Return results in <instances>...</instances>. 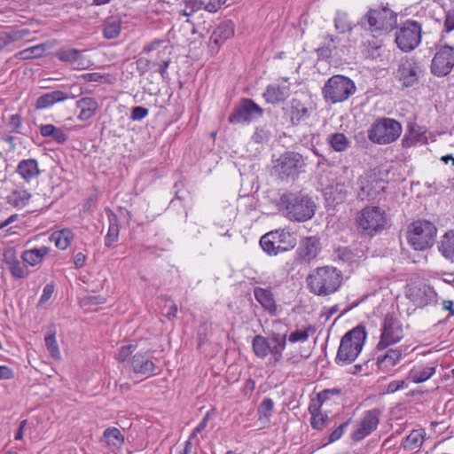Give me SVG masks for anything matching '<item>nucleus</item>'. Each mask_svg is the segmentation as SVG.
Here are the masks:
<instances>
[{
  "label": "nucleus",
  "instance_id": "12",
  "mask_svg": "<svg viewBox=\"0 0 454 454\" xmlns=\"http://www.w3.org/2000/svg\"><path fill=\"white\" fill-rule=\"evenodd\" d=\"M454 67V47L448 44L441 46L431 63V72L438 77L449 74Z\"/></svg>",
  "mask_w": 454,
  "mask_h": 454
},
{
  "label": "nucleus",
  "instance_id": "32",
  "mask_svg": "<svg viewBox=\"0 0 454 454\" xmlns=\"http://www.w3.org/2000/svg\"><path fill=\"white\" fill-rule=\"evenodd\" d=\"M121 18L118 15H114L106 18L103 24V35L106 39L117 38L121 31Z\"/></svg>",
  "mask_w": 454,
  "mask_h": 454
},
{
  "label": "nucleus",
  "instance_id": "26",
  "mask_svg": "<svg viewBox=\"0 0 454 454\" xmlns=\"http://www.w3.org/2000/svg\"><path fill=\"white\" fill-rule=\"evenodd\" d=\"M81 53L82 51L76 49H62L56 56L60 61L70 64L74 69L82 70L85 69L86 66Z\"/></svg>",
  "mask_w": 454,
  "mask_h": 454
},
{
  "label": "nucleus",
  "instance_id": "35",
  "mask_svg": "<svg viewBox=\"0 0 454 454\" xmlns=\"http://www.w3.org/2000/svg\"><path fill=\"white\" fill-rule=\"evenodd\" d=\"M108 219L109 227L107 234L105 238V245L107 247H113L119 239L120 228L117 215L114 214L112 211H109Z\"/></svg>",
  "mask_w": 454,
  "mask_h": 454
},
{
  "label": "nucleus",
  "instance_id": "55",
  "mask_svg": "<svg viewBox=\"0 0 454 454\" xmlns=\"http://www.w3.org/2000/svg\"><path fill=\"white\" fill-rule=\"evenodd\" d=\"M342 391L340 388H326L317 394V400L321 403H325L330 400L333 396H340Z\"/></svg>",
  "mask_w": 454,
  "mask_h": 454
},
{
  "label": "nucleus",
  "instance_id": "7",
  "mask_svg": "<svg viewBox=\"0 0 454 454\" xmlns=\"http://www.w3.org/2000/svg\"><path fill=\"white\" fill-rule=\"evenodd\" d=\"M421 31L422 27L419 21L407 20L395 32L397 47L404 52L413 51L421 42Z\"/></svg>",
  "mask_w": 454,
  "mask_h": 454
},
{
  "label": "nucleus",
  "instance_id": "58",
  "mask_svg": "<svg viewBox=\"0 0 454 454\" xmlns=\"http://www.w3.org/2000/svg\"><path fill=\"white\" fill-rule=\"evenodd\" d=\"M106 302V298L103 295H88L82 300V305H98Z\"/></svg>",
  "mask_w": 454,
  "mask_h": 454
},
{
  "label": "nucleus",
  "instance_id": "59",
  "mask_svg": "<svg viewBox=\"0 0 454 454\" xmlns=\"http://www.w3.org/2000/svg\"><path fill=\"white\" fill-rule=\"evenodd\" d=\"M136 66L139 75L143 76L150 69L151 61L146 58L140 57L137 59Z\"/></svg>",
  "mask_w": 454,
  "mask_h": 454
},
{
  "label": "nucleus",
  "instance_id": "21",
  "mask_svg": "<svg viewBox=\"0 0 454 454\" xmlns=\"http://www.w3.org/2000/svg\"><path fill=\"white\" fill-rule=\"evenodd\" d=\"M378 290L375 288L362 290L353 289L347 294V301H350L349 305L344 309L342 314L348 313L353 309L358 307L360 304L368 301L371 298L374 297Z\"/></svg>",
  "mask_w": 454,
  "mask_h": 454
},
{
  "label": "nucleus",
  "instance_id": "24",
  "mask_svg": "<svg viewBox=\"0 0 454 454\" xmlns=\"http://www.w3.org/2000/svg\"><path fill=\"white\" fill-rule=\"evenodd\" d=\"M234 35V24L231 20L221 22L213 31L209 43L219 46Z\"/></svg>",
  "mask_w": 454,
  "mask_h": 454
},
{
  "label": "nucleus",
  "instance_id": "60",
  "mask_svg": "<svg viewBox=\"0 0 454 454\" xmlns=\"http://www.w3.org/2000/svg\"><path fill=\"white\" fill-rule=\"evenodd\" d=\"M336 256L339 260L349 262L353 260L354 254L348 247H339L335 250Z\"/></svg>",
  "mask_w": 454,
  "mask_h": 454
},
{
  "label": "nucleus",
  "instance_id": "14",
  "mask_svg": "<svg viewBox=\"0 0 454 454\" xmlns=\"http://www.w3.org/2000/svg\"><path fill=\"white\" fill-rule=\"evenodd\" d=\"M358 184L359 192L357 196L361 200H376L386 189V183L382 179L372 175L360 177Z\"/></svg>",
  "mask_w": 454,
  "mask_h": 454
},
{
  "label": "nucleus",
  "instance_id": "38",
  "mask_svg": "<svg viewBox=\"0 0 454 454\" xmlns=\"http://www.w3.org/2000/svg\"><path fill=\"white\" fill-rule=\"evenodd\" d=\"M31 199V193L27 190L16 189L7 197V202L14 207L22 208L26 207Z\"/></svg>",
  "mask_w": 454,
  "mask_h": 454
},
{
  "label": "nucleus",
  "instance_id": "18",
  "mask_svg": "<svg viewBox=\"0 0 454 454\" xmlns=\"http://www.w3.org/2000/svg\"><path fill=\"white\" fill-rule=\"evenodd\" d=\"M321 251L320 239L316 236L305 237L301 239L296 250L297 259L301 262H310Z\"/></svg>",
  "mask_w": 454,
  "mask_h": 454
},
{
  "label": "nucleus",
  "instance_id": "48",
  "mask_svg": "<svg viewBox=\"0 0 454 454\" xmlns=\"http://www.w3.org/2000/svg\"><path fill=\"white\" fill-rule=\"evenodd\" d=\"M44 342H45V346H46L48 351L50 352L51 356L55 359L59 358L60 351H59V345H58V342L56 340L55 332L46 335L44 338Z\"/></svg>",
  "mask_w": 454,
  "mask_h": 454
},
{
  "label": "nucleus",
  "instance_id": "6",
  "mask_svg": "<svg viewBox=\"0 0 454 454\" xmlns=\"http://www.w3.org/2000/svg\"><path fill=\"white\" fill-rule=\"evenodd\" d=\"M402 133L400 122L390 118H382L375 121L368 130V138L379 145L395 142Z\"/></svg>",
  "mask_w": 454,
  "mask_h": 454
},
{
  "label": "nucleus",
  "instance_id": "33",
  "mask_svg": "<svg viewBox=\"0 0 454 454\" xmlns=\"http://www.w3.org/2000/svg\"><path fill=\"white\" fill-rule=\"evenodd\" d=\"M67 98H69V96L66 92L62 90H54L41 95L36 99L35 106L37 109H43L51 106L55 103L62 102Z\"/></svg>",
  "mask_w": 454,
  "mask_h": 454
},
{
  "label": "nucleus",
  "instance_id": "63",
  "mask_svg": "<svg viewBox=\"0 0 454 454\" xmlns=\"http://www.w3.org/2000/svg\"><path fill=\"white\" fill-rule=\"evenodd\" d=\"M148 109L144 106H135L131 110L130 118L133 121H140L148 115Z\"/></svg>",
  "mask_w": 454,
  "mask_h": 454
},
{
  "label": "nucleus",
  "instance_id": "28",
  "mask_svg": "<svg viewBox=\"0 0 454 454\" xmlns=\"http://www.w3.org/2000/svg\"><path fill=\"white\" fill-rule=\"evenodd\" d=\"M310 116L309 107L297 98L291 101L290 119L293 125L297 126L308 120Z\"/></svg>",
  "mask_w": 454,
  "mask_h": 454
},
{
  "label": "nucleus",
  "instance_id": "46",
  "mask_svg": "<svg viewBox=\"0 0 454 454\" xmlns=\"http://www.w3.org/2000/svg\"><path fill=\"white\" fill-rule=\"evenodd\" d=\"M335 29L343 34L352 30V25L348 19V15L345 12H338L334 19Z\"/></svg>",
  "mask_w": 454,
  "mask_h": 454
},
{
  "label": "nucleus",
  "instance_id": "5",
  "mask_svg": "<svg viewBox=\"0 0 454 454\" xmlns=\"http://www.w3.org/2000/svg\"><path fill=\"white\" fill-rule=\"evenodd\" d=\"M437 229L434 223L426 220L416 221L409 226L408 243L415 249L423 251L431 247L435 240Z\"/></svg>",
  "mask_w": 454,
  "mask_h": 454
},
{
  "label": "nucleus",
  "instance_id": "23",
  "mask_svg": "<svg viewBox=\"0 0 454 454\" xmlns=\"http://www.w3.org/2000/svg\"><path fill=\"white\" fill-rule=\"evenodd\" d=\"M348 189L344 183H333L324 190V196L329 205H336L344 201Z\"/></svg>",
  "mask_w": 454,
  "mask_h": 454
},
{
  "label": "nucleus",
  "instance_id": "56",
  "mask_svg": "<svg viewBox=\"0 0 454 454\" xmlns=\"http://www.w3.org/2000/svg\"><path fill=\"white\" fill-rule=\"evenodd\" d=\"M18 260L17 253L14 247H8L3 252V262L9 267L11 264H13L14 262Z\"/></svg>",
  "mask_w": 454,
  "mask_h": 454
},
{
  "label": "nucleus",
  "instance_id": "57",
  "mask_svg": "<svg viewBox=\"0 0 454 454\" xmlns=\"http://www.w3.org/2000/svg\"><path fill=\"white\" fill-rule=\"evenodd\" d=\"M8 126L11 128L12 132L20 133L22 127V117L19 114L10 116Z\"/></svg>",
  "mask_w": 454,
  "mask_h": 454
},
{
  "label": "nucleus",
  "instance_id": "43",
  "mask_svg": "<svg viewBox=\"0 0 454 454\" xmlns=\"http://www.w3.org/2000/svg\"><path fill=\"white\" fill-rule=\"evenodd\" d=\"M276 245L277 244L273 239V236H271L270 232L264 234L260 239L261 247L269 254L277 255L282 252L279 247H277L278 246Z\"/></svg>",
  "mask_w": 454,
  "mask_h": 454
},
{
  "label": "nucleus",
  "instance_id": "2",
  "mask_svg": "<svg viewBox=\"0 0 454 454\" xmlns=\"http://www.w3.org/2000/svg\"><path fill=\"white\" fill-rule=\"evenodd\" d=\"M397 16L398 13L391 10L388 4H380L370 8L362 18L361 23L367 26L366 30L373 35H382L397 28Z\"/></svg>",
  "mask_w": 454,
  "mask_h": 454
},
{
  "label": "nucleus",
  "instance_id": "22",
  "mask_svg": "<svg viewBox=\"0 0 454 454\" xmlns=\"http://www.w3.org/2000/svg\"><path fill=\"white\" fill-rule=\"evenodd\" d=\"M254 294L256 301L261 304L264 310L271 316L277 315V304L273 293L270 288L255 287Z\"/></svg>",
  "mask_w": 454,
  "mask_h": 454
},
{
  "label": "nucleus",
  "instance_id": "37",
  "mask_svg": "<svg viewBox=\"0 0 454 454\" xmlns=\"http://www.w3.org/2000/svg\"><path fill=\"white\" fill-rule=\"evenodd\" d=\"M252 348L254 355L261 359L265 358L270 352L269 339L260 334L253 338Z\"/></svg>",
  "mask_w": 454,
  "mask_h": 454
},
{
  "label": "nucleus",
  "instance_id": "4",
  "mask_svg": "<svg viewBox=\"0 0 454 454\" xmlns=\"http://www.w3.org/2000/svg\"><path fill=\"white\" fill-rule=\"evenodd\" d=\"M356 91L353 80L342 74L330 77L322 88V96L326 103L338 104L348 100Z\"/></svg>",
  "mask_w": 454,
  "mask_h": 454
},
{
  "label": "nucleus",
  "instance_id": "45",
  "mask_svg": "<svg viewBox=\"0 0 454 454\" xmlns=\"http://www.w3.org/2000/svg\"><path fill=\"white\" fill-rule=\"evenodd\" d=\"M43 51L44 49L42 45H35L17 52L15 58L22 60L39 58L43 55Z\"/></svg>",
  "mask_w": 454,
  "mask_h": 454
},
{
  "label": "nucleus",
  "instance_id": "50",
  "mask_svg": "<svg viewBox=\"0 0 454 454\" xmlns=\"http://www.w3.org/2000/svg\"><path fill=\"white\" fill-rule=\"evenodd\" d=\"M340 286H308L309 292L318 295L325 296L338 291Z\"/></svg>",
  "mask_w": 454,
  "mask_h": 454
},
{
  "label": "nucleus",
  "instance_id": "53",
  "mask_svg": "<svg viewBox=\"0 0 454 454\" xmlns=\"http://www.w3.org/2000/svg\"><path fill=\"white\" fill-rule=\"evenodd\" d=\"M109 74H102L99 73H85L81 75V78L85 82H96L100 83L110 82Z\"/></svg>",
  "mask_w": 454,
  "mask_h": 454
},
{
  "label": "nucleus",
  "instance_id": "8",
  "mask_svg": "<svg viewBox=\"0 0 454 454\" xmlns=\"http://www.w3.org/2000/svg\"><path fill=\"white\" fill-rule=\"evenodd\" d=\"M380 339L376 348L384 350L399 342L403 337V325L394 313H387L380 327Z\"/></svg>",
  "mask_w": 454,
  "mask_h": 454
},
{
  "label": "nucleus",
  "instance_id": "40",
  "mask_svg": "<svg viewBox=\"0 0 454 454\" xmlns=\"http://www.w3.org/2000/svg\"><path fill=\"white\" fill-rule=\"evenodd\" d=\"M104 441L111 446L121 447L124 443V435L117 427H107L103 433Z\"/></svg>",
  "mask_w": 454,
  "mask_h": 454
},
{
  "label": "nucleus",
  "instance_id": "13",
  "mask_svg": "<svg viewBox=\"0 0 454 454\" xmlns=\"http://www.w3.org/2000/svg\"><path fill=\"white\" fill-rule=\"evenodd\" d=\"M422 72L419 63L413 57H404L401 59L395 73V77L402 82L403 87L409 88L419 82Z\"/></svg>",
  "mask_w": 454,
  "mask_h": 454
},
{
  "label": "nucleus",
  "instance_id": "10",
  "mask_svg": "<svg viewBox=\"0 0 454 454\" xmlns=\"http://www.w3.org/2000/svg\"><path fill=\"white\" fill-rule=\"evenodd\" d=\"M356 221L358 229L370 236L381 231L386 224L385 213L379 207L364 208Z\"/></svg>",
  "mask_w": 454,
  "mask_h": 454
},
{
  "label": "nucleus",
  "instance_id": "61",
  "mask_svg": "<svg viewBox=\"0 0 454 454\" xmlns=\"http://www.w3.org/2000/svg\"><path fill=\"white\" fill-rule=\"evenodd\" d=\"M408 386L409 383L406 380H394L387 385V391L389 394H393L400 389L407 388Z\"/></svg>",
  "mask_w": 454,
  "mask_h": 454
},
{
  "label": "nucleus",
  "instance_id": "39",
  "mask_svg": "<svg viewBox=\"0 0 454 454\" xmlns=\"http://www.w3.org/2000/svg\"><path fill=\"white\" fill-rule=\"evenodd\" d=\"M274 405L271 398H264L257 408L258 420L269 423L274 412Z\"/></svg>",
  "mask_w": 454,
  "mask_h": 454
},
{
  "label": "nucleus",
  "instance_id": "29",
  "mask_svg": "<svg viewBox=\"0 0 454 454\" xmlns=\"http://www.w3.org/2000/svg\"><path fill=\"white\" fill-rule=\"evenodd\" d=\"M289 89L287 86H280L278 84H270L267 87L263 93L266 102L270 104H278L283 102L288 97Z\"/></svg>",
  "mask_w": 454,
  "mask_h": 454
},
{
  "label": "nucleus",
  "instance_id": "11",
  "mask_svg": "<svg viewBox=\"0 0 454 454\" xmlns=\"http://www.w3.org/2000/svg\"><path fill=\"white\" fill-rule=\"evenodd\" d=\"M263 114L262 108L250 98H243L235 106L228 121L230 123L250 122L261 117Z\"/></svg>",
  "mask_w": 454,
  "mask_h": 454
},
{
  "label": "nucleus",
  "instance_id": "36",
  "mask_svg": "<svg viewBox=\"0 0 454 454\" xmlns=\"http://www.w3.org/2000/svg\"><path fill=\"white\" fill-rule=\"evenodd\" d=\"M435 366L433 364L419 366L411 371L410 379L414 383H422L435 373Z\"/></svg>",
  "mask_w": 454,
  "mask_h": 454
},
{
  "label": "nucleus",
  "instance_id": "44",
  "mask_svg": "<svg viewBox=\"0 0 454 454\" xmlns=\"http://www.w3.org/2000/svg\"><path fill=\"white\" fill-rule=\"evenodd\" d=\"M184 5V9L180 11L183 16L190 17L194 12L203 9L204 1L202 0H183L181 5Z\"/></svg>",
  "mask_w": 454,
  "mask_h": 454
},
{
  "label": "nucleus",
  "instance_id": "31",
  "mask_svg": "<svg viewBox=\"0 0 454 454\" xmlns=\"http://www.w3.org/2000/svg\"><path fill=\"white\" fill-rule=\"evenodd\" d=\"M76 106L81 110L78 119L81 121H87L94 116L97 109L98 108V104L95 98L85 97L76 102Z\"/></svg>",
  "mask_w": 454,
  "mask_h": 454
},
{
  "label": "nucleus",
  "instance_id": "16",
  "mask_svg": "<svg viewBox=\"0 0 454 454\" xmlns=\"http://www.w3.org/2000/svg\"><path fill=\"white\" fill-rule=\"evenodd\" d=\"M380 411L378 409L366 411L356 429L351 434V439L359 442L371 434L380 423Z\"/></svg>",
  "mask_w": 454,
  "mask_h": 454
},
{
  "label": "nucleus",
  "instance_id": "49",
  "mask_svg": "<svg viewBox=\"0 0 454 454\" xmlns=\"http://www.w3.org/2000/svg\"><path fill=\"white\" fill-rule=\"evenodd\" d=\"M329 424V417L326 414H314L310 418V426L312 428L321 431Z\"/></svg>",
  "mask_w": 454,
  "mask_h": 454
},
{
  "label": "nucleus",
  "instance_id": "64",
  "mask_svg": "<svg viewBox=\"0 0 454 454\" xmlns=\"http://www.w3.org/2000/svg\"><path fill=\"white\" fill-rule=\"evenodd\" d=\"M308 338H309L308 330H304V331L296 330V331L291 333V334L288 337V340L290 342L294 343L297 341H305L308 340Z\"/></svg>",
  "mask_w": 454,
  "mask_h": 454
},
{
  "label": "nucleus",
  "instance_id": "42",
  "mask_svg": "<svg viewBox=\"0 0 454 454\" xmlns=\"http://www.w3.org/2000/svg\"><path fill=\"white\" fill-rule=\"evenodd\" d=\"M328 142L336 152H343L349 146V140L343 133H334L329 136Z\"/></svg>",
  "mask_w": 454,
  "mask_h": 454
},
{
  "label": "nucleus",
  "instance_id": "54",
  "mask_svg": "<svg viewBox=\"0 0 454 454\" xmlns=\"http://www.w3.org/2000/svg\"><path fill=\"white\" fill-rule=\"evenodd\" d=\"M270 132L264 128H256L252 140L256 144H264L270 140Z\"/></svg>",
  "mask_w": 454,
  "mask_h": 454
},
{
  "label": "nucleus",
  "instance_id": "47",
  "mask_svg": "<svg viewBox=\"0 0 454 454\" xmlns=\"http://www.w3.org/2000/svg\"><path fill=\"white\" fill-rule=\"evenodd\" d=\"M423 442V435L419 431L413 430L409 435L406 436L403 442L404 449L411 450L418 448Z\"/></svg>",
  "mask_w": 454,
  "mask_h": 454
},
{
  "label": "nucleus",
  "instance_id": "25",
  "mask_svg": "<svg viewBox=\"0 0 454 454\" xmlns=\"http://www.w3.org/2000/svg\"><path fill=\"white\" fill-rule=\"evenodd\" d=\"M273 239L282 252L293 249L297 244V239L294 232H290L286 229L274 230L270 231Z\"/></svg>",
  "mask_w": 454,
  "mask_h": 454
},
{
  "label": "nucleus",
  "instance_id": "30",
  "mask_svg": "<svg viewBox=\"0 0 454 454\" xmlns=\"http://www.w3.org/2000/svg\"><path fill=\"white\" fill-rule=\"evenodd\" d=\"M50 251V247L45 246L27 249L22 253L21 259L30 266H36L42 263L43 258L48 255Z\"/></svg>",
  "mask_w": 454,
  "mask_h": 454
},
{
  "label": "nucleus",
  "instance_id": "19",
  "mask_svg": "<svg viewBox=\"0 0 454 454\" xmlns=\"http://www.w3.org/2000/svg\"><path fill=\"white\" fill-rule=\"evenodd\" d=\"M340 271L334 267L325 266L317 268L307 278V284H340Z\"/></svg>",
  "mask_w": 454,
  "mask_h": 454
},
{
  "label": "nucleus",
  "instance_id": "34",
  "mask_svg": "<svg viewBox=\"0 0 454 454\" xmlns=\"http://www.w3.org/2000/svg\"><path fill=\"white\" fill-rule=\"evenodd\" d=\"M438 249L444 258L454 262V229L448 231L442 237Z\"/></svg>",
  "mask_w": 454,
  "mask_h": 454
},
{
  "label": "nucleus",
  "instance_id": "52",
  "mask_svg": "<svg viewBox=\"0 0 454 454\" xmlns=\"http://www.w3.org/2000/svg\"><path fill=\"white\" fill-rule=\"evenodd\" d=\"M11 274L17 278H25L27 273L28 270L27 266L22 265L21 262L17 260L13 262V264H11L9 267H7Z\"/></svg>",
  "mask_w": 454,
  "mask_h": 454
},
{
  "label": "nucleus",
  "instance_id": "9",
  "mask_svg": "<svg viewBox=\"0 0 454 454\" xmlns=\"http://www.w3.org/2000/svg\"><path fill=\"white\" fill-rule=\"evenodd\" d=\"M305 167L301 154L296 152H286L279 156L273 167L276 174L281 179L297 176Z\"/></svg>",
  "mask_w": 454,
  "mask_h": 454
},
{
  "label": "nucleus",
  "instance_id": "27",
  "mask_svg": "<svg viewBox=\"0 0 454 454\" xmlns=\"http://www.w3.org/2000/svg\"><path fill=\"white\" fill-rule=\"evenodd\" d=\"M16 172L28 183L40 174L38 162L35 159L22 160L19 162Z\"/></svg>",
  "mask_w": 454,
  "mask_h": 454
},
{
  "label": "nucleus",
  "instance_id": "17",
  "mask_svg": "<svg viewBox=\"0 0 454 454\" xmlns=\"http://www.w3.org/2000/svg\"><path fill=\"white\" fill-rule=\"evenodd\" d=\"M153 351L138 352L132 356V370L137 374L147 377L157 375L160 372L159 367L153 362Z\"/></svg>",
  "mask_w": 454,
  "mask_h": 454
},
{
  "label": "nucleus",
  "instance_id": "3",
  "mask_svg": "<svg viewBox=\"0 0 454 454\" xmlns=\"http://www.w3.org/2000/svg\"><path fill=\"white\" fill-rule=\"evenodd\" d=\"M366 337V329L363 325L347 332L340 340L335 363L339 365L353 363L362 351Z\"/></svg>",
  "mask_w": 454,
  "mask_h": 454
},
{
  "label": "nucleus",
  "instance_id": "41",
  "mask_svg": "<svg viewBox=\"0 0 454 454\" xmlns=\"http://www.w3.org/2000/svg\"><path fill=\"white\" fill-rule=\"evenodd\" d=\"M71 239L72 232L67 229L55 231L49 238L50 241L53 242L61 250L66 249L70 245Z\"/></svg>",
  "mask_w": 454,
  "mask_h": 454
},
{
  "label": "nucleus",
  "instance_id": "15",
  "mask_svg": "<svg viewBox=\"0 0 454 454\" xmlns=\"http://www.w3.org/2000/svg\"><path fill=\"white\" fill-rule=\"evenodd\" d=\"M406 297L417 307L424 308L436 301L432 286H406Z\"/></svg>",
  "mask_w": 454,
  "mask_h": 454
},
{
  "label": "nucleus",
  "instance_id": "1",
  "mask_svg": "<svg viewBox=\"0 0 454 454\" xmlns=\"http://www.w3.org/2000/svg\"><path fill=\"white\" fill-rule=\"evenodd\" d=\"M278 208L290 221L303 223L310 220L316 212V202L301 191H287L280 195Z\"/></svg>",
  "mask_w": 454,
  "mask_h": 454
},
{
  "label": "nucleus",
  "instance_id": "20",
  "mask_svg": "<svg viewBox=\"0 0 454 454\" xmlns=\"http://www.w3.org/2000/svg\"><path fill=\"white\" fill-rule=\"evenodd\" d=\"M403 356V349L395 348L387 349L377 356V366L382 372H390Z\"/></svg>",
  "mask_w": 454,
  "mask_h": 454
},
{
  "label": "nucleus",
  "instance_id": "51",
  "mask_svg": "<svg viewBox=\"0 0 454 454\" xmlns=\"http://www.w3.org/2000/svg\"><path fill=\"white\" fill-rule=\"evenodd\" d=\"M350 423V419L341 423L339 427H337L328 436L327 441L324 442V445H327L330 443H333L339 439L341 438V436L344 434L347 427H348Z\"/></svg>",
  "mask_w": 454,
  "mask_h": 454
},
{
  "label": "nucleus",
  "instance_id": "62",
  "mask_svg": "<svg viewBox=\"0 0 454 454\" xmlns=\"http://www.w3.org/2000/svg\"><path fill=\"white\" fill-rule=\"evenodd\" d=\"M227 0H209L207 3L204 2L203 9L208 12H216Z\"/></svg>",
  "mask_w": 454,
  "mask_h": 454
}]
</instances>
